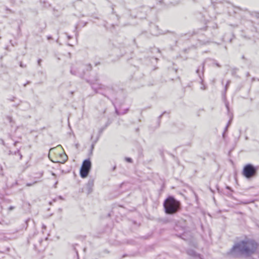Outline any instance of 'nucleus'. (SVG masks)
I'll return each instance as SVG.
<instances>
[{
    "instance_id": "obj_3",
    "label": "nucleus",
    "mask_w": 259,
    "mask_h": 259,
    "mask_svg": "<svg viewBox=\"0 0 259 259\" xmlns=\"http://www.w3.org/2000/svg\"><path fill=\"white\" fill-rule=\"evenodd\" d=\"M180 201L176 200L173 197L167 198L163 203L165 212L167 214H174L180 208Z\"/></svg>"
},
{
    "instance_id": "obj_2",
    "label": "nucleus",
    "mask_w": 259,
    "mask_h": 259,
    "mask_svg": "<svg viewBox=\"0 0 259 259\" xmlns=\"http://www.w3.org/2000/svg\"><path fill=\"white\" fill-rule=\"evenodd\" d=\"M49 157L53 162L61 163L65 162L68 158L61 145L51 148L49 151Z\"/></svg>"
},
{
    "instance_id": "obj_5",
    "label": "nucleus",
    "mask_w": 259,
    "mask_h": 259,
    "mask_svg": "<svg viewBox=\"0 0 259 259\" xmlns=\"http://www.w3.org/2000/svg\"><path fill=\"white\" fill-rule=\"evenodd\" d=\"M91 168V162L89 159H86L82 162L80 169V175L82 178H86Z\"/></svg>"
},
{
    "instance_id": "obj_4",
    "label": "nucleus",
    "mask_w": 259,
    "mask_h": 259,
    "mask_svg": "<svg viewBox=\"0 0 259 259\" xmlns=\"http://www.w3.org/2000/svg\"><path fill=\"white\" fill-rule=\"evenodd\" d=\"M242 174L245 178H251L255 176L256 168L250 164H246L244 166Z\"/></svg>"
},
{
    "instance_id": "obj_6",
    "label": "nucleus",
    "mask_w": 259,
    "mask_h": 259,
    "mask_svg": "<svg viewBox=\"0 0 259 259\" xmlns=\"http://www.w3.org/2000/svg\"><path fill=\"white\" fill-rule=\"evenodd\" d=\"M14 208H15V207H14V206H10L9 208V210H13V209H14Z\"/></svg>"
},
{
    "instance_id": "obj_7",
    "label": "nucleus",
    "mask_w": 259,
    "mask_h": 259,
    "mask_svg": "<svg viewBox=\"0 0 259 259\" xmlns=\"http://www.w3.org/2000/svg\"><path fill=\"white\" fill-rule=\"evenodd\" d=\"M126 160L130 162H132V159L130 158H127Z\"/></svg>"
},
{
    "instance_id": "obj_1",
    "label": "nucleus",
    "mask_w": 259,
    "mask_h": 259,
    "mask_svg": "<svg viewBox=\"0 0 259 259\" xmlns=\"http://www.w3.org/2000/svg\"><path fill=\"white\" fill-rule=\"evenodd\" d=\"M258 244L253 240L242 241L235 244L232 249V252H238L247 255L254 253L258 248Z\"/></svg>"
}]
</instances>
